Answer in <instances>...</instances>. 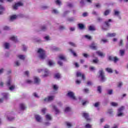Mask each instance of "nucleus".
Returning a JSON list of instances; mask_svg holds the SVG:
<instances>
[{
    "mask_svg": "<svg viewBox=\"0 0 128 128\" xmlns=\"http://www.w3.org/2000/svg\"><path fill=\"white\" fill-rule=\"evenodd\" d=\"M38 54H39V58L41 60H44L46 58V51L42 48H40L37 51Z\"/></svg>",
    "mask_w": 128,
    "mask_h": 128,
    "instance_id": "f257e3e1",
    "label": "nucleus"
},
{
    "mask_svg": "<svg viewBox=\"0 0 128 128\" xmlns=\"http://www.w3.org/2000/svg\"><path fill=\"white\" fill-rule=\"evenodd\" d=\"M98 78H100L101 82H106V76H104V70H100L99 72Z\"/></svg>",
    "mask_w": 128,
    "mask_h": 128,
    "instance_id": "f03ea898",
    "label": "nucleus"
},
{
    "mask_svg": "<svg viewBox=\"0 0 128 128\" xmlns=\"http://www.w3.org/2000/svg\"><path fill=\"white\" fill-rule=\"evenodd\" d=\"M108 60H110V62H114L115 64H116L118 60H120V59L118 58L117 56H108Z\"/></svg>",
    "mask_w": 128,
    "mask_h": 128,
    "instance_id": "7ed1b4c3",
    "label": "nucleus"
},
{
    "mask_svg": "<svg viewBox=\"0 0 128 128\" xmlns=\"http://www.w3.org/2000/svg\"><path fill=\"white\" fill-rule=\"evenodd\" d=\"M67 96H69L70 98L72 100H76V96H74V92H70L68 93Z\"/></svg>",
    "mask_w": 128,
    "mask_h": 128,
    "instance_id": "20e7f679",
    "label": "nucleus"
},
{
    "mask_svg": "<svg viewBox=\"0 0 128 128\" xmlns=\"http://www.w3.org/2000/svg\"><path fill=\"white\" fill-rule=\"evenodd\" d=\"M82 116L83 118H84L85 120H86L87 122H90V115L88 114V113L84 112L82 113Z\"/></svg>",
    "mask_w": 128,
    "mask_h": 128,
    "instance_id": "39448f33",
    "label": "nucleus"
},
{
    "mask_svg": "<svg viewBox=\"0 0 128 128\" xmlns=\"http://www.w3.org/2000/svg\"><path fill=\"white\" fill-rule=\"evenodd\" d=\"M124 110V106H121L120 108L118 109V114L117 115L118 116H122L124 114L122 112Z\"/></svg>",
    "mask_w": 128,
    "mask_h": 128,
    "instance_id": "423d86ee",
    "label": "nucleus"
},
{
    "mask_svg": "<svg viewBox=\"0 0 128 128\" xmlns=\"http://www.w3.org/2000/svg\"><path fill=\"white\" fill-rule=\"evenodd\" d=\"M24 6V4L21 2H18L13 6V8L14 10H16L18 6Z\"/></svg>",
    "mask_w": 128,
    "mask_h": 128,
    "instance_id": "0eeeda50",
    "label": "nucleus"
},
{
    "mask_svg": "<svg viewBox=\"0 0 128 128\" xmlns=\"http://www.w3.org/2000/svg\"><path fill=\"white\" fill-rule=\"evenodd\" d=\"M54 96H48L47 98L44 99V102H52V100H54Z\"/></svg>",
    "mask_w": 128,
    "mask_h": 128,
    "instance_id": "6e6552de",
    "label": "nucleus"
},
{
    "mask_svg": "<svg viewBox=\"0 0 128 128\" xmlns=\"http://www.w3.org/2000/svg\"><path fill=\"white\" fill-rule=\"evenodd\" d=\"M76 76H77V78L81 76L82 79L84 80H86V76H84V74H82L80 72H76Z\"/></svg>",
    "mask_w": 128,
    "mask_h": 128,
    "instance_id": "1a4fd4ad",
    "label": "nucleus"
},
{
    "mask_svg": "<svg viewBox=\"0 0 128 128\" xmlns=\"http://www.w3.org/2000/svg\"><path fill=\"white\" fill-rule=\"evenodd\" d=\"M90 48L94 50H98L96 44H94V42L90 45Z\"/></svg>",
    "mask_w": 128,
    "mask_h": 128,
    "instance_id": "9d476101",
    "label": "nucleus"
},
{
    "mask_svg": "<svg viewBox=\"0 0 128 128\" xmlns=\"http://www.w3.org/2000/svg\"><path fill=\"white\" fill-rule=\"evenodd\" d=\"M40 79L36 76L34 77V84H40Z\"/></svg>",
    "mask_w": 128,
    "mask_h": 128,
    "instance_id": "9b49d317",
    "label": "nucleus"
},
{
    "mask_svg": "<svg viewBox=\"0 0 128 128\" xmlns=\"http://www.w3.org/2000/svg\"><path fill=\"white\" fill-rule=\"evenodd\" d=\"M58 58L60 60H64V62H66V58L63 54L59 55Z\"/></svg>",
    "mask_w": 128,
    "mask_h": 128,
    "instance_id": "f8f14e48",
    "label": "nucleus"
},
{
    "mask_svg": "<svg viewBox=\"0 0 128 128\" xmlns=\"http://www.w3.org/2000/svg\"><path fill=\"white\" fill-rule=\"evenodd\" d=\"M44 74L42 76L43 78H46L48 76L50 72H48V69H45L44 70Z\"/></svg>",
    "mask_w": 128,
    "mask_h": 128,
    "instance_id": "ddd939ff",
    "label": "nucleus"
},
{
    "mask_svg": "<svg viewBox=\"0 0 128 128\" xmlns=\"http://www.w3.org/2000/svg\"><path fill=\"white\" fill-rule=\"evenodd\" d=\"M4 10H6L2 6L0 5V14H2Z\"/></svg>",
    "mask_w": 128,
    "mask_h": 128,
    "instance_id": "4468645a",
    "label": "nucleus"
},
{
    "mask_svg": "<svg viewBox=\"0 0 128 128\" xmlns=\"http://www.w3.org/2000/svg\"><path fill=\"white\" fill-rule=\"evenodd\" d=\"M10 40H12L13 42H18V38H16V37L14 36H12L10 37Z\"/></svg>",
    "mask_w": 128,
    "mask_h": 128,
    "instance_id": "2eb2a0df",
    "label": "nucleus"
},
{
    "mask_svg": "<svg viewBox=\"0 0 128 128\" xmlns=\"http://www.w3.org/2000/svg\"><path fill=\"white\" fill-rule=\"evenodd\" d=\"M20 108L22 110H26V106H24V104H20Z\"/></svg>",
    "mask_w": 128,
    "mask_h": 128,
    "instance_id": "dca6fc26",
    "label": "nucleus"
},
{
    "mask_svg": "<svg viewBox=\"0 0 128 128\" xmlns=\"http://www.w3.org/2000/svg\"><path fill=\"white\" fill-rule=\"evenodd\" d=\"M116 36V33H112V34L108 33L107 34V36L108 38H114V36Z\"/></svg>",
    "mask_w": 128,
    "mask_h": 128,
    "instance_id": "f3484780",
    "label": "nucleus"
},
{
    "mask_svg": "<svg viewBox=\"0 0 128 128\" xmlns=\"http://www.w3.org/2000/svg\"><path fill=\"white\" fill-rule=\"evenodd\" d=\"M110 22H112V19H109L108 20V21H106V22H104V24H105L106 26H108V28L110 26Z\"/></svg>",
    "mask_w": 128,
    "mask_h": 128,
    "instance_id": "a211bd4d",
    "label": "nucleus"
},
{
    "mask_svg": "<svg viewBox=\"0 0 128 128\" xmlns=\"http://www.w3.org/2000/svg\"><path fill=\"white\" fill-rule=\"evenodd\" d=\"M35 118H36V122H40V120H42V118H40V116L38 115H36Z\"/></svg>",
    "mask_w": 128,
    "mask_h": 128,
    "instance_id": "6ab92c4d",
    "label": "nucleus"
},
{
    "mask_svg": "<svg viewBox=\"0 0 128 128\" xmlns=\"http://www.w3.org/2000/svg\"><path fill=\"white\" fill-rule=\"evenodd\" d=\"M69 52H72V54L74 56H78V54H76V52H74L72 49V48H70L68 49Z\"/></svg>",
    "mask_w": 128,
    "mask_h": 128,
    "instance_id": "aec40b11",
    "label": "nucleus"
},
{
    "mask_svg": "<svg viewBox=\"0 0 128 128\" xmlns=\"http://www.w3.org/2000/svg\"><path fill=\"white\" fill-rule=\"evenodd\" d=\"M106 70L107 71V72L109 74H112L113 72L112 69L111 68H106Z\"/></svg>",
    "mask_w": 128,
    "mask_h": 128,
    "instance_id": "412c9836",
    "label": "nucleus"
},
{
    "mask_svg": "<svg viewBox=\"0 0 128 128\" xmlns=\"http://www.w3.org/2000/svg\"><path fill=\"white\" fill-rule=\"evenodd\" d=\"M78 26L80 30H84V25L82 24H78Z\"/></svg>",
    "mask_w": 128,
    "mask_h": 128,
    "instance_id": "4be33fe9",
    "label": "nucleus"
},
{
    "mask_svg": "<svg viewBox=\"0 0 128 128\" xmlns=\"http://www.w3.org/2000/svg\"><path fill=\"white\" fill-rule=\"evenodd\" d=\"M96 54H98V56H104V53L101 52H96Z\"/></svg>",
    "mask_w": 128,
    "mask_h": 128,
    "instance_id": "5701e85b",
    "label": "nucleus"
},
{
    "mask_svg": "<svg viewBox=\"0 0 128 128\" xmlns=\"http://www.w3.org/2000/svg\"><path fill=\"white\" fill-rule=\"evenodd\" d=\"M52 108H54V110L56 114H58V112H60V110H58V108H56V106H52Z\"/></svg>",
    "mask_w": 128,
    "mask_h": 128,
    "instance_id": "b1692460",
    "label": "nucleus"
},
{
    "mask_svg": "<svg viewBox=\"0 0 128 128\" xmlns=\"http://www.w3.org/2000/svg\"><path fill=\"white\" fill-rule=\"evenodd\" d=\"M110 10H105V12H104V16H108V14H110Z\"/></svg>",
    "mask_w": 128,
    "mask_h": 128,
    "instance_id": "393cba45",
    "label": "nucleus"
},
{
    "mask_svg": "<svg viewBox=\"0 0 128 128\" xmlns=\"http://www.w3.org/2000/svg\"><path fill=\"white\" fill-rule=\"evenodd\" d=\"M54 78H60V73H56L54 76Z\"/></svg>",
    "mask_w": 128,
    "mask_h": 128,
    "instance_id": "a878e982",
    "label": "nucleus"
},
{
    "mask_svg": "<svg viewBox=\"0 0 128 128\" xmlns=\"http://www.w3.org/2000/svg\"><path fill=\"white\" fill-rule=\"evenodd\" d=\"M4 46H5V48L8 50L10 48V44L8 42H6L4 44Z\"/></svg>",
    "mask_w": 128,
    "mask_h": 128,
    "instance_id": "bb28decb",
    "label": "nucleus"
},
{
    "mask_svg": "<svg viewBox=\"0 0 128 128\" xmlns=\"http://www.w3.org/2000/svg\"><path fill=\"white\" fill-rule=\"evenodd\" d=\"M88 30H89L94 31V30H96V28H94V26H90L88 27Z\"/></svg>",
    "mask_w": 128,
    "mask_h": 128,
    "instance_id": "cd10ccee",
    "label": "nucleus"
},
{
    "mask_svg": "<svg viewBox=\"0 0 128 128\" xmlns=\"http://www.w3.org/2000/svg\"><path fill=\"white\" fill-rule=\"evenodd\" d=\"M16 15H12L10 17V20H16Z\"/></svg>",
    "mask_w": 128,
    "mask_h": 128,
    "instance_id": "c85d7f7f",
    "label": "nucleus"
},
{
    "mask_svg": "<svg viewBox=\"0 0 128 128\" xmlns=\"http://www.w3.org/2000/svg\"><path fill=\"white\" fill-rule=\"evenodd\" d=\"M46 120H52V116H50V114H46Z\"/></svg>",
    "mask_w": 128,
    "mask_h": 128,
    "instance_id": "c756f323",
    "label": "nucleus"
},
{
    "mask_svg": "<svg viewBox=\"0 0 128 128\" xmlns=\"http://www.w3.org/2000/svg\"><path fill=\"white\" fill-rule=\"evenodd\" d=\"M18 57L20 59V60H24L25 58V57H24V55H18Z\"/></svg>",
    "mask_w": 128,
    "mask_h": 128,
    "instance_id": "7c9ffc66",
    "label": "nucleus"
},
{
    "mask_svg": "<svg viewBox=\"0 0 128 128\" xmlns=\"http://www.w3.org/2000/svg\"><path fill=\"white\" fill-rule=\"evenodd\" d=\"M94 6H95L96 8H100L101 6L100 4V3H95Z\"/></svg>",
    "mask_w": 128,
    "mask_h": 128,
    "instance_id": "2f4dec72",
    "label": "nucleus"
},
{
    "mask_svg": "<svg viewBox=\"0 0 128 128\" xmlns=\"http://www.w3.org/2000/svg\"><path fill=\"white\" fill-rule=\"evenodd\" d=\"M98 92L99 94H102V86H98Z\"/></svg>",
    "mask_w": 128,
    "mask_h": 128,
    "instance_id": "473e14b6",
    "label": "nucleus"
},
{
    "mask_svg": "<svg viewBox=\"0 0 128 128\" xmlns=\"http://www.w3.org/2000/svg\"><path fill=\"white\" fill-rule=\"evenodd\" d=\"M111 106H118V104L116 102H112L111 103Z\"/></svg>",
    "mask_w": 128,
    "mask_h": 128,
    "instance_id": "72a5a7b5",
    "label": "nucleus"
},
{
    "mask_svg": "<svg viewBox=\"0 0 128 128\" xmlns=\"http://www.w3.org/2000/svg\"><path fill=\"white\" fill-rule=\"evenodd\" d=\"M86 104H88V101L84 100H82V106H86Z\"/></svg>",
    "mask_w": 128,
    "mask_h": 128,
    "instance_id": "f704fd0d",
    "label": "nucleus"
},
{
    "mask_svg": "<svg viewBox=\"0 0 128 128\" xmlns=\"http://www.w3.org/2000/svg\"><path fill=\"white\" fill-rule=\"evenodd\" d=\"M70 110V107H67L65 108L64 112H68Z\"/></svg>",
    "mask_w": 128,
    "mask_h": 128,
    "instance_id": "c9c22d12",
    "label": "nucleus"
},
{
    "mask_svg": "<svg viewBox=\"0 0 128 128\" xmlns=\"http://www.w3.org/2000/svg\"><path fill=\"white\" fill-rule=\"evenodd\" d=\"M68 44H70V46H74V48H76V45L74 43L72 42H69Z\"/></svg>",
    "mask_w": 128,
    "mask_h": 128,
    "instance_id": "e433bc0d",
    "label": "nucleus"
},
{
    "mask_svg": "<svg viewBox=\"0 0 128 128\" xmlns=\"http://www.w3.org/2000/svg\"><path fill=\"white\" fill-rule=\"evenodd\" d=\"M14 88H16V86H12L9 88V90H14Z\"/></svg>",
    "mask_w": 128,
    "mask_h": 128,
    "instance_id": "4c0bfd02",
    "label": "nucleus"
},
{
    "mask_svg": "<svg viewBox=\"0 0 128 128\" xmlns=\"http://www.w3.org/2000/svg\"><path fill=\"white\" fill-rule=\"evenodd\" d=\"M58 89V87L56 85H53V90H57Z\"/></svg>",
    "mask_w": 128,
    "mask_h": 128,
    "instance_id": "58836bf2",
    "label": "nucleus"
},
{
    "mask_svg": "<svg viewBox=\"0 0 128 128\" xmlns=\"http://www.w3.org/2000/svg\"><path fill=\"white\" fill-rule=\"evenodd\" d=\"M108 114L112 116V110L110 109L108 110Z\"/></svg>",
    "mask_w": 128,
    "mask_h": 128,
    "instance_id": "ea45409f",
    "label": "nucleus"
},
{
    "mask_svg": "<svg viewBox=\"0 0 128 128\" xmlns=\"http://www.w3.org/2000/svg\"><path fill=\"white\" fill-rule=\"evenodd\" d=\"M56 4H58V6H60V4H62V2H60V0H56Z\"/></svg>",
    "mask_w": 128,
    "mask_h": 128,
    "instance_id": "a19ab883",
    "label": "nucleus"
},
{
    "mask_svg": "<svg viewBox=\"0 0 128 128\" xmlns=\"http://www.w3.org/2000/svg\"><path fill=\"white\" fill-rule=\"evenodd\" d=\"M120 56H122L124 54V50H120Z\"/></svg>",
    "mask_w": 128,
    "mask_h": 128,
    "instance_id": "79ce46f5",
    "label": "nucleus"
},
{
    "mask_svg": "<svg viewBox=\"0 0 128 128\" xmlns=\"http://www.w3.org/2000/svg\"><path fill=\"white\" fill-rule=\"evenodd\" d=\"M2 94L4 98H8V94L3 93Z\"/></svg>",
    "mask_w": 128,
    "mask_h": 128,
    "instance_id": "37998d69",
    "label": "nucleus"
},
{
    "mask_svg": "<svg viewBox=\"0 0 128 128\" xmlns=\"http://www.w3.org/2000/svg\"><path fill=\"white\" fill-rule=\"evenodd\" d=\"M112 90H108V94H110H110H112Z\"/></svg>",
    "mask_w": 128,
    "mask_h": 128,
    "instance_id": "c03bdc74",
    "label": "nucleus"
},
{
    "mask_svg": "<svg viewBox=\"0 0 128 128\" xmlns=\"http://www.w3.org/2000/svg\"><path fill=\"white\" fill-rule=\"evenodd\" d=\"M92 62L94 64H98V58H96L95 60H93Z\"/></svg>",
    "mask_w": 128,
    "mask_h": 128,
    "instance_id": "a18cd8bd",
    "label": "nucleus"
},
{
    "mask_svg": "<svg viewBox=\"0 0 128 128\" xmlns=\"http://www.w3.org/2000/svg\"><path fill=\"white\" fill-rule=\"evenodd\" d=\"M123 45H124V40H121L119 43V46H123Z\"/></svg>",
    "mask_w": 128,
    "mask_h": 128,
    "instance_id": "49530a36",
    "label": "nucleus"
},
{
    "mask_svg": "<svg viewBox=\"0 0 128 128\" xmlns=\"http://www.w3.org/2000/svg\"><path fill=\"white\" fill-rule=\"evenodd\" d=\"M114 16H118V14H120V12L118 11L114 10Z\"/></svg>",
    "mask_w": 128,
    "mask_h": 128,
    "instance_id": "de8ad7c7",
    "label": "nucleus"
},
{
    "mask_svg": "<svg viewBox=\"0 0 128 128\" xmlns=\"http://www.w3.org/2000/svg\"><path fill=\"white\" fill-rule=\"evenodd\" d=\"M66 124L67 126H68V128H71V126H72V124H70V123L68 122H66Z\"/></svg>",
    "mask_w": 128,
    "mask_h": 128,
    "instance_id": "09e8293b",
    "label": "nucleus"
},
{
    "mask_svg": "<svg viewBox=\"0 0 128 128\" xmlns=\"http://www.w3.org/2000/svg\"><path fill=\"white\" fill-rule=\"evenodd\" d=\"M26 84H32V81L31 80H26Z\"/></svg>",
    "mask_w": 128,
    "mask_h": 128,
    "instance_id": "8fccbe9b",
    "label": "nucleus"
},
{
    "mask_svg": "<svg viewBox=\"0 0 128 128\" xmlns=\"http://www.w3.org/2000/svg\"><path fill=\"white\" fill-rule=\"evenodd\" d=\"M74 18H68V22H74Z\"/></svg>",
    "mask_w": 128,
    "mask_h": 128,
    "instance_id": "3c124183",
    "label": "nucleus"
},
{
    "mask_svg": "<svg viewBox=\"0 0 128 128\" xmlns=\"http://www.w3.org/2000/svg\"><path fill=\"white\" fill-rule=\"evenodd\" d=\"M122 86V82H118V88H120Z\"/></svg>",
    "mask_w": 128,
    "mask_h": 128,
    "instance_id": "603ef678",
    "label": "nucleus"
},
{
    "mask_svg": "<svg viewBox=\"0 0 128 128\" xmlns=\"http://www.w3.org/2000/svg\"><path fill=\"white\" fill-rule=\"evenodd\" d=\"M85 128H92V125L90 124H86V126H85Z\"/></svg>",
    "mask_w": 128,
    "mask_h": 128,
    "instance_id": "864d4df0",
    "label": "nucleus"
},
{
    "mask_svg": "<svg viewBox=\"0 0 128 128\" xmlns=\"http://www.w3.org/2000/svg\"><path fill=\"white\" fill-rule=\"evenodd\" d=\"M25 76H30V72L28 71H26L24 72Z\"/></svg>",
    "mask_w": 128,
    "mask_h": 128,
    "instance_id": "5fc2aeb1",
    "label": "nucleus"
},
{
    "mask_svg": "<svg viewBox=\"0 0 128 128\" xmlns=\"http://www.w3.org/2000/svg\"><path fill=\"white\" fill-rule=\"evenodd\" d=\"M8 120L10 122H12V120H14V118H10V117H8Z\"/></svg>",
    "mask_w": 128,
    "mask_h": 128,
    "instance_id": "6e6d98bb",
    "label": "nucleus"
},
{
    "mask_svg": "<svg viewBox=\"0 0 128 128\" xmlns=\"http://www.w3.org/2000/svg\"><path fill=\"white\" fill-rule=\"evenodd\" d=\"M46 108H43L42 110V112L44 114H46Z\"/></svg>",
    "mask_w": 128,
    "mask_h": 128,
    "instance_id": "4d7b16f0",
    "label": "nucleus"
},
{
    "mask_svg": "<svg viewBox=\"0 0 128 128\" xmlns=\"http://www.w3.org/2000/svg\"><path fill=\"white\" fill-rule=\"evenodd\" d=\"M85 38H88V40H92V37L88 35H86Z\"/></svg>",
    "mask_w": 128,
    "mask_h": 128,
    "instance_id": "13d9d810",
    "label": "nucleus"
},
{
    "mask_svg": "<svg viewBox=\"0 0 128 128\" xmlns=\"http://www.w3.org/2000/svg\"><path fill=\"white\" fill-rule=\"evenodd\" d=\"M100 106V102H97L94 104V106H95V108H98V106Z\"/></svg>",
    "mask_w": 128,
    "mask_h": 128,
    "instance_id": "bf43d9fd",
    "label": "nucleus"
},
{
    "mask_svg": "<svg viewBox=\"0 0 128 128\" xmlns=\"http://www.w3.org/2000/svg\"><path fill=\"white\" fill-rule=\"evenodd\" d=\"M89 91H90V90H88V88H84V92H86V94L88 93Z\"/></svg>",
    "mask_w": 128,
    "mask_h": 128,
    "instance_id": "052dcab7",
    "label": "nucleus"
},
{
    "mask_svg": "<svg viewBox=\"0 0 128 128\" xmlns=\"http://www.w3.org/2000/svg\"><path fill=\"white\" fill-rule=\"evenodd\" d=\"M10 80H8L6 82V86H10Z\"/></svg>",
    "mask_w": 128,
    "mask_h": 128,
    "instance_id": "680f3d73",
    "label": "nucleus"
},
{
    "mask_svg": "<svg viewBox=\"0 0 128 128\" xmlns=\"http://www.w3.org/2000/svg\"><path fill=\"white\" fill-rule=\"evenodd\" d=\"M89 70H90L92 71V70H96V68L94 66H90V68H89Z\"/></svg>",
    "mask_w": 128,
    "mask_h": 128,
    "instance_id": "e2e57ef3",
    "label": "nucleus"
},
{
    "mask_svg": "<svg viewBox=\"0 0 128 128\" xmlns=\"http://www.w3.org/2000/svg\"><path fill=\"white\" fill-rule=\"evenodd\" d=\"M82 16H84V18H86V16H88V13L86 12L83 13Z\"/></svg>",
    "mask_w": 128,
    "mask_h": 128,
    "instance_id": "0e129e2a",
    "label": "nucleus"
},
{
    "mask_svg": "<svg viewBox=\"0 0 128 128\" xmlns=\"http://www.w3.org/2000/svg\"><path fill=\"white\" fill-rule=\"evenodd\" d=\"M102 42L104 44H106V42H108V40L106 39H102Z\"/></svg>",
    "mask_w": 128,
    "mask_h": 128,
    "instance_id": "69168bd1",
    "label": "nucleus"
},
{
    "mask_svg": "<svg viewBox=\"0 0 128 128\" xmlns=\"http://www.w3.org/2000/svg\"><path fill=\"white\" fill-rule=\"evenodd\" d=\"M46 30V26H42V30L44 31Z\"/></svg>",
    "mask_w": 128,
    "mask_h": 128,
    "instance_id": "338daca9",
    "label": "nucleus"
},
{
    "mask_svg": "<svg viewBox=\"0 0 128 128\" xmlns=\"http://www.w3.org/2000/svg\"><path fill=\"white\" fill-rule=\"evenodd\" d=\"M87 84L88 86H92V83L90 81H88L87 82Z\"/></svg>",
    "mask_w": 128,
    "mask_h": 128,
    "instance_id": "774afa93",
    "label": "nucleus"
}]
</instances>
